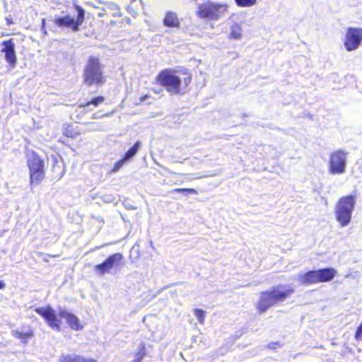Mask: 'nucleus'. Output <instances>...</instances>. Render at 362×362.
<instances>
[{
	"instance_id": "obj_1",
	"label": "nucleus",
	"mask_w": 362,
	"mask_h": 362,
	"mask_svg": "<svg viewBox=\"0 0 362 362\" xmlns=\"http://www.w3.org/2000/svg\"><path fill=\"white\" fill-rule=\"evenodd\" d=\"M186 76L181 79L175 70L171 69H164L159 71L156 76V83L161 87L170 95H175L182 94V89L187 88L192 80L190 73H185Z\"/></svg>"
},
{
	"instance_id": "obj_2",
	"label": "nucleus",
	"mask_w": 362,
	"mask_h": 362,
	"mask_svg": "<svg viewBox=\"0 0 362 362\" xmlns=\"http://www.w3.org/2000/svg\"><path fill=\"white\" fill-rule=\"evenodd\" d=\"M295 293L290 285L279 284L269 290L261 292L259 298L255 305L259 314L267 311L271 307L286 300Z\"/></svg>"
},
{
	"instance_id": "obj_3",
	"label": "nucleus",
	"mask_w": 362,
	"mask_h": 362,
	"mask_svg": "<svg viewBox=\"0 0 362 362\" xmlns=\"http://www.w3.org/2000/svg\"><path fill=\"white\" fill-rule=\"evenodd\" d=\"M103 67L98 57H89L83 71V83L88 86L104 85L107 81V76L103 71Z\"/></svg>"
},
{
	"instance_id": "obj_4",
	"label": "nucleus",
	"mask_w": 362,
	"mask_h": 362,
	"mask_svg": "<svg viewBox=\"0 0 362 362\" xmlns=\"http://www.w3.org/2000/svg\"><path fill=\"white\" fill-rule=\"evenodd\" d=\"M73 15L70 13L54 18V24L59 28H70L72 31L76 32L85 21V9L77 4L72 6Z\"/></svg>"
},
{
	"instance_id": "obj_5",
	"label": "nucleus",
	"mask_w": 362,
	"mask_h": 362,
	"mask_svg": "<svg viewBox=\"0 0 362 362\" xmlns=\"http://www.w3.org/2000/svg\"><path fill=\"white\" fill-rule=\"evenodd\" d=\"M27 165L29 170L30 185H40L45 177V162L39 154L31 151L28 156Z\"/></svg>"
},
{
	"instance_id": "obj_6",
	"label": "nucleus",
	"mask_w": 362,
	"mask_h": 362,
	"mask_svg": "<svg viewBox=\"0 0 362 362\" xmlns=\"http://www.w3.org/2000/svg\"><path fill=\"white\" fill-rule=\"evenodd\" d=\"M337 274V271L332 267H326L317 270L308 271L299 276V280L303 285L329 282Z\"/></svg>"
},
{
	"instance_id": "obj_7",
	"label": "nucleus",
	"mask_w": 362,
	"mask_h": 362,
	"mask_svg": "<svg viewBox=\"0 0 362 362\" xmlns=\"http://www.w3.org/2000/svg\"><path fill=\"white\" fill-rule=\"evenodd\" d=\"M355 204V197L353 195L341 197L337 202L335 216L341 226H346L350 223Z\"/></svg>"
},
{
	"instance_id": "obj_8",
	"label": "nucleus",
	"mask_w": 362,
	"mask_h": 362,
	"mask_svg": "<svg viewBox=\"0 0 362 362\" xmlns=\"http://www.w3.org/2000/svg\"><path fill=\"white\" fill-rule=\"evenodd\" d=\"M223 7L226 8V6L207 0L199 4L196 14L199 18L217 20L220 17V8Z\"/></svg>"
},
{
	"instance_id": "obj_9",
	"label": "nucleus",
	"mask_w": 362,
	"mask_h": 362,
	"mask_svg": "<svg viewBox=\"0 0 362 362\" xmlns=\"http://www.w3.org/2000/svg\"><path fill=\"white\" fill-rule=\"evenodd\" d=\"M124 256L119 252L109 255L105 260L94 266L95 273L99 276H104L110 273L112 269L121 267L123 264Z\"/></svg>"
},
{
	"instance_id": "obj_10",
	"label": "nucleus",
	"mask_w": 362,
	"mask_h": 362,
	"mask_svg": "<svg viewBox=\"0 0 362 362\" xmlns=\"http://www.w3.org/2000/svg\"><path fill=\"white\" fill-rule=\"evenodd\" d=\"M35 311L40 315L49 327L57 332L62 329V320L57 317L55 310L50 306L35 308Z\"/></svg>"
},
{
	"instance_id": "obj_11",
	"label": "nucleus",
	"mask_w": 362,
	"mask_h": 362,
	"mask_svg": "<svg viewBox=\"0 0 362 362\" xmlns=\"http://www.w3.org/2000/svg\"><path fill=\"white\" fill-rule=\"evenodd\" d=\"M346 153L341 150H336L330 153L329 171L332 174H341L345 170Z\"/></svg>"
},
{
	"instance_id": "obj_12",
	"label": "nucleus",
	"mask_w": 362,
	"mask_h": 362,
	"mask_svg": "<svg viewBox=\"0 0 362 362\" xmlns=\"http://www.w3.org/2000/svg\"><path fill=\"white\" fill-rule=\"evenodd\" d=\"M362 42V28L350 27L347 28L344 45L349 52L356 50Z\"/></svg>"
},
{
	"instance_id": "obj_13",
	"label": "nucleus",
	"mask_w": 362,
	"mask_h": 362,
	"mask_svg": "<svg viewBox=\"0 0 362 362\" xmlns=\"http://www.w3.org/2000/svg\"><path fill=\"white\" fill-rule=\"evenodd\" d=\"M1 45H3L1 52L4 53L6 61L11 67H15L17 62V58L13 40L11 38L7 40H4L1 42Z\"/></svg>"
},
{
	"instance_id": "obj_14",
	"label": "nucleus",
	"mask_w": 362,
	"mask_h": 362,
	"mask_svg": "<svg viewBox=\"0 0 362 362\" xmlns=\"http://www.w3.org/2000/svg\"><path fill=\"white\" fill-rule=\"evenodd\" d=\"M59 315L64 318L70 329L76 331L81 330L83 328L81 320L74 314L68 312L66 310H60Z\"/></svg>"
},
{
	"instance_id": "obj_15",
	"label": "nucleus",
	"mask_w": 362,
	"mask_h": 362,
	"mask_svg": "<svg viewBox=\"0 0 362 362\" xmlns=\"http://www.w3.org/2000/svg\"><path fill=\"white\" fill-rule=\"evenodd\" d=\"M58 362H98L92 357H86L81 354H62Z\"/></svg>"
},
{
	"instance_id": "obj_16",
	"label": "nucleus",
	"mask_w": 362,
	"mask_h": 362,
	"mask_svg": "<svg viewBox=\"0 0 362 362\" xmlns=\"http://www.w3.org/2000/svg\"><path fill=\"white\" fill-rule=\"evenodd\" d=\"M163 23L168 28H177L180 27V21L176 12L168 11L165 13Z\"/></svg>"
},
{
	"instance_id": "obj_17",
	"label": "nucleus",
	"mask_w": 362,
	"mask_h": 362,
	"mask_svg": "<svg viewBox=\"0 0 362 362\" xmlns=\"http://www.w3.org/2000/svg\"><path fill=\"white\" fill-rule=\"evenodd\" d=\"M62 134L66 138L76 139L81 135V132L78 126L66 123L62 127Z\"/></svg>"
},
{
	"instance_id": "obj_18",
	"label": "nucleus",
	"mask_w": 362,
	"mask_h": 362,
	"mask_svg": "<svg viewBox=\"0 0 362 362\" xmlns=\"http://www.w3.org/2000/svg\"><path fill=\"white\" fill-rule=\"evenodd\" d=\"M12 334L16 339H20L24 344H26L34 335L33 331L31 329H28L26 331L13 330Z\"/></svg>"
},
{
	"instance_id": "obj_19",
	"label": "nucleus",
	"mask_w": 362,
	"mask_h": 362,
	"mask_svg": "<svg viewBox=\"0 0 362 362\" xmlns=\"http://www.w3.org/2000/svg\"><path fill=\"white\" fill-rule=\"evenodd\" d=\"M144 4L142 0H131L129 4L127 6V11L132 16H135L138 14L139 8H144Z\"/></svg>"
},
{
	"instance_id": "obj_20",
	"label": "nucleus",
	"mask_w": 362,
	"mask_h": 362,
	"mask_svg": "<svg viewBox=\"0 0 362 362\" xmlns=\"http://www.w3.org/2000/svg\"><path fill=\"white\" fill-rule=\"evenodd\" d=\"M105 98L103 95L96 96L90 100H88L85 103H81L79 106L83 108H86L89 107L90 105H93L94 107H98L100 105L103 104L105 101Z\"/></svg>"
},
{
	"instance_id": "obj_21",
	"label": "nucleus",
	"mask_w": 362,
	"mask_h": 362,
	"mask_svg": "<svg viewBox=\"0 0 362 362\" xmlns=\"http://www.w3.org/2000/svg\"><path fill=\"white\" fill-rule=\"evenodd\" d=\"M141 146V142L139 141H136L132 147L129 148V150L123 155L124 159L127 161L130 160L132 157H134L136 153L138 152L139 148Z\"/></svg>"
},
{
	"instance_id": "obj_22",
	"label": "nucleus",
	"mask_w": 362,
	"mask_h": 362,
	"mask_svg": "<svg viewBox=\"0 0 362 362\" xmlns=\"http://www.w3.org/2000/svg\"><path fill=\"white\" fill-rule=\"evenodd\" d=\"M242 36V29L240 25L233 24L230 27V32L229 34V38L230 39H240Z\"/></svg>"
},
{
	"instance_id": "obj_23",
	"label": "nucleus",
	"mask_w": 362,
	"mask_h": 362,
	"mask_svg": "<svg viewBox=\"0 0 362 362\" xmlns=\"http://www.w3.org/2000/svg\"><path fill=\"white\" fill-rule=\"evenodd\" d=\"M194 315L198 320L200 324H204L205 321L206 312L200 308H196L194 310Z\"/></svg>"
},
{
	"instance_id": "obj_24",
	"label": "nucleus",
	"mask_w": 362,
	"mask_h": 362,
	"mask_svg": "<svg viewBox=\"0 0 362 362\" xmlns=\"http://www.w3.org/2000/svg\"><path fill=\"white\" fill-rule=\"evenodd\" d=\"M235 4L240 7H250L255 5L257 0H235Z\"/></svg>"
},
{
	"instance_id": "obj_25",
	"label": "nucleus",
	"mask_w": 362,
	"mask_h": 362,
	"mask_svg": "<svg viewBox=\"0 0 362 362\" xmlns=\"http://www.w3.org/2000/svg\"><path fill=\"white\" fill-rule=\"evenodd\" d=\"M127 162L125 159H124L123 157H122L119 160H117L113 165L112 168L111 169V173H116L117 172L122 166L123 165Z\"/></svg>"
},
{
	"instance_id": "obj_26",
	"label": "nucleus",
	"mask_w": 362,
	"mask_h": 362,
	"mask_svg": "<svg viewBox=\"0 0 362 362\" xmlns=\"http://www.w3.org/2000/svg\"><path fill=\"white\" fill-rule=\"evenodd\" d=\"M146 354L145 345L142 344L139 352L136 354V358L132 362H141Z\"/></svg>"
},
{
	"instance_id": "obj_27",
	"label": "nucleus",
	"mask_w": 362,
	"mask_h": 362,
	"mask_svg": "<svg viewBox=\"0 0 362 362\" xmlns=\"http://www.w3.org/2000/svg\"><path fill=\"white\" fill-rule=\"evenodd\" d=\"M174 192H183V193H187L191 194H197V191L192 188H177L173 189Z\"/></svg>"
},
{
	"instance_id": "obj_28",
	"label": "nucleus",
	"mask_w": 362,
	"mask_h": 362,
	"mask_svg": "<svg viewBox=\"0 0 362 362\" xmlns=\"http://www.w3.org/2000/svg\"><path fill=\"white\" fill-rule=\"evenodd\" d=\"M354 337L356 341H360L362 339V322L358 326Z\"/></svg>"
},
{
	"instance_id": "obj_29",
	"label": "nucleus",
	"mask_w": 362,
	"mask_h": 362,
	"mask_svg": "<svg viewBox=\"0 0 362 362\" xmlns=\"http://www.w3.org/2000/svg\"><path fill=\"white\" fill-rule=\"evenodd\" d=\"M150 96L148 94H146V95H143L140 97L139 98V101L140 102H144L145 100H146L147 98H148Z\"/></svg>"
},
{
	"instance_id": "obj_30",
	"label": "nucleus",
	"mask_w": 362,
	"mask_h": 362,
	"mask_svg": "<svg viewBox=\"0 0 362 362\" xmlns=\"http://www.w3.org/2000/svg\"><path fill=\"white\" fill-rule=\"evenodd\" d=\"M102 117H103L102 115L99 116V115H98L97 113H94L92 115L91 118L92 119H99V118H101Z\"/></svg>"
},
{
	"instance_id": "obj_31",
	"label": "nucleus",
	"mask_w": 362,
	"mask_h": 362,
	"mask_svg": "<svg viewBox=\"0 0 362 362\" xmlns=\"http://www.w3.org/2000/svg\"><path fill=\"white\" fill-rule=\"evenodd\" d=\"M4 287L5 284L2 281H0V289H3Z\"/></svg>"
},
{
	"instance_id": "obj_32",
	"label": "nucleus",
	"mask_w": 362,
	"mask_h": 362,
	"mask_svg": "<svg viewBox=\"0 0 362 362\" xmlns=\"http://www.w3.org/2000/svg\"><path fill=\"white\" fill-rule=\"evenodd\" d=\"M45 23V19H42V26H44Z\"/></svg>"
},
{
	"instance_id": "obj_33",
	"label": "nucleus",
	"mask_w": 362,
	"mask_h": 362,
	"mask_svg": "<svg viewBox=\"0 0 362 362\" xmlns=\"http://www.w3.org/2000/svg\"><path fill=\"white\" fill-rule=\"evenodd\" d=\"M277 344V343H275V344ZM272 344H274V342H272L271 345H272Z\"/></svg>"
}]
</instances>
